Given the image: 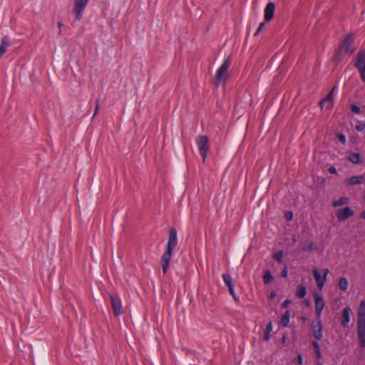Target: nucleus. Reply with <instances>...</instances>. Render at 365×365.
Instances as JSON below:
<instances>
[{
    "label": "nucleus",
    "instance_id": "34",
    "mask_svg": "<svg viewBox=\"0 0 365 365\" xmlns=\"http://www.w3.org/2000/svg\"><path fill=\"white\" fill-rule=\"evenodd\" d=\"M282 276L284 278L287 277V275H288V268L287 267H285L282 271Z\"/></svg>",
    "mask_w": 365,
    "mask_h": 365
},
{
    "label": "nucleus",
    "instance_id": "24",
    "mask_svg": "<svg viewBox=\"0 0 365 365\" xmlns=\"http://www.w3.org/2000/svg\"><path fill=\"white\" fill-rule=\"evenodd\" d=\"M348 286H349V282H348V280L345 277H341L339 279V287L341 290L346 291L348 289Z\"/></svg>",
    "mask_w": 365,
    "mask_h": 365
},
{
    "label": "nucleus",
    "instance_id": "20",
    "mask_svg": "<svg viewBox=\"0 0 365 365\" xmlns=\"http://www.w3.org/2000/svg\"><path fill=\"white\" fill-rule=\"evenodd\" d=\"M306 294H307L306 287L303 284H299L297 288L296 296L298 298L302 299V298L306 296Z\"/></svg>",
    "mask_w": 365,
    "mask_h": 365
},
{
    "label": "nucleus",
    "instance_id": "2",
    "mask_svg": "<svg viewBox=\"0 0 365 365\" xmlns=\"http://www.w3.org/2000/svg\"><path fill=\"white\" fill-rule=\"evenodd\" d=\"M354 36L352 34H348L344 40L342 41L339 48L337 49L334 59L337 61H340L344 56L351 55L354 51V47L353 46Z\"/></svg>",
    "mask_w": 365,
    "mask_h": 365
},
{
    "label": "nucleus",
    "instance_id": "8",
    "mask_svg": "<svg viewBox=\"0 0 365 365\" xmlns=\"http://www.w3.org/2000/svg\"><path fill=\"white\" fill-rule=\"evenodd\" d=\"M110 298L114 314L115 316L122 314L123 313V310L120 297L117 295L111 294Z\"/></svg>",
    "mask_w": 365,
    "mask_h": 365
},
{
    "label": "nucleus",
    "instance_id": "26",
    "mask_svg": "<svg viewBox=\"0 0 365 365\" xmlns=\"http://www.w3.org/2000/svg\"><path fill=\"white\" fill-rule=\"evenodd\" d=\"M274 279L269 270H266L263 276V282L264 284H268Z\"/></svg>",
    "mask_w": 365,
    "mask_h": 365
},
{
    "label": "nucleus",
    "instance_id": "19",
    "mask_svg": "<svg viewBox=\"0 0 365 365\" xmlns=\"http://www.w3.org/2000/svg\"><path fill=\"white\" fill-rule=\"evenodd\" d=\"M349 160L354 164H359L361 162V157L359 153H351L349 155Z\"/></svg>",
    "mask_w": 365,
    "mask_h": 365
},
{
    "label": "nucleus",
    "instance_id": "44",
    "mask_svg": "<svg viewBox=\"0 0 365 365\" xmlns=\"http://www.w3.org/2000/svg\"><path fill=\"white\" fill-rule=\"evenodd\" d=\"M304 302L306 303L307 305L309 304V302L308 301H307V300H305Z\"/></svg>",
    "mask_w": 365,
    "mask_h": 365
},
{
    "label": "nucleus",
    "instance_id": "13",
    "mask_svg": "<svg viewBox=\"0 0 365 365\" xmlns=\"http://www.w3.org/2000/svg\"><path fill=\"white\" fill-rule=\"evenodd\" d=\"M275 5L272 2H269L264 9V20L269 21L272 19L274 14Z\"/></svg>",
    "mask_w": 365,
    "mask_h": 365
},
{
    "label": "nucleus",
    "instance_id": "42",
    "mask_svg": "<svg viewBox=\"0 0 365 365\" xmlns=\"http://www.w3.org/2000/svg\"><path fill=\"white\" fill-rule=\"evenodd\" d=\"M361 217L363 219H365V211H363V212L361 213Z\"/></svg>",
    "mask_w": 365,
    "mask_h": 365
},
{
    "label": "nucleus",
    "instance_id": "14",
    "mask_svg": "<svg viewBox=\"0 0 365 365\" xmlns=\"http://www.w3.org/2000/svg\"><path fill=\"white\" fill-rule=\"evenodd\" d=\"M350 314H351V309L349 307H345L343 309L341 325L344 327H347L349 323L350 322V319H351Z\"/></svg>",
    "mask_w": 365,
    "mask_h": 365
},
{
    "label": "nucleus",
    "instance_id": "4",
    "mask_svg": "<svg viewBox=\"0 0 365 365\" xmlns=\"http://www.w3.org/2000/svg\"><path fill=\"white\" fill-rule=\"evenodd\" d=\"M230 66V58H226L222 64L217 69L215 77V83L217 86H219L220 83L224 82L227 78V72Z\"/></svg>",
    "mask_w": 365,
    "mask_h": 365
},
{
    "label": "nucleus",
    "instance_id": "37",
    "mask_svg": "<svg viewBox=\"0 0 365 365\" xmlns=\"http://www.w3.org/2000/svg\"><path fill=\"white\" fill-rule=\"evenodd\" d=\"M286 217L287 220H291L293 217V214L291 212H288L286 213Z\"/></svg>",
    "mask_w": 365,
    "mask_h": 365
},
{
    "label": "nucleus",
    "instance_id": "11",
    "mask_svg": "<svg viewBox=\"0 0 365 365\" xmlns=\"http://www.w3.org/2000/svg\"><path fill=\"white\" fill-rule=\"evenodd\" d=\"M354 212L349 207H346L339 210L337 213V219L339 221H344L350 217H352Z\"/></svg>",
    "mask_w": 365,
    "mask_h": 365
},
{
    "label": "nucleus",
    "instance_id": "32",
    "mask_svg": "<svg viewBox=\"0 0 365 365\" xmlns=\"http://www.w3.org/2000/svg\"><path fill=\"white\" fill-rule=\"evenodd\" d=\"M351 110L352 112H354L355 113H359L361 112L360 108L355 104H352L351 106Z\"/></svg>",
    "mask_w": 365,
    "mask_h": 365
},
{
    "label": "nucleus",
    "instance_id": "9",
    "mask_svg": "<svg viewBox=\"0 0 365 365\" xmlns=\"http://www.w3.org/2000/svg\"><path fill=\"white\" fill-rule=\"evenodd\" d=\"M314 297L316 315L317 316V317L319 319H320L323 309L324 307V304H325L324 300L323 299V297L318 293H314Z\"/></svg>",
    "mask_w": 365,
    "mask_h": 365
},
{
    "label": "nucleus",
    "instance_id": "6",
    "mask_svg": "<svg viewBox=\"0 0 365 365\" xmlns=\"http://www.w3.org/2000/svg\"><path fill=\"white\" fill-rule=\"evenodd\" d=\"M355 66L360 72L361 78L363 81H365V52L359 51L357 54V60L355 63Z\"/></svg>",
    "mask_w": 365,
    "mask_h": 365
},
{
    "label": "nucleus",
    "instance_id": "38",
    "mask_svg": "<svg viewBox=\"0 0 365 365\" xmlns=\"http://www.w3.org/2000/svg\"><path fill=\"white\" fill-rule=\"evenodd\" d=\"M291 303V300L286 299L282 303V307H287Z\"/></svg>",
    "mask_w": 365,
    "mask_h": 365
},
{
    "label": "nucleus",
    "instance_id": "43",
    "mask_svg": "<svg viewBox=\"0 0 365 365\" xmlns=\"http://www.w3.org/2000/svg\"><path fill=\"white\" fill-rule=\"evenodd\" d=\"M275 297V293L274 292H271L270 298H274Z\"/></svg>",
    "mask_w": 365,
    "mask_h": 365
},
{
    "label": "nucleus",
    "instance_id": "5",
    "mask_svg": "<svg viewBox=\"0 0 365 365\" xmlns=\"http://www.w3.org/2000/svg\"><path fill=\"white\" fill-rule=\"evenodd\" d=\"M73 2V11L76 14V19L80 21L89 0H72Z\"/></svg>",
    "mask_w": 365,
    "mask_h": 365
},
{
    "label": "nucleus",
    "instance_id": "36",
    "mask_svg": "<svg viewBox=\"0 0 365 365\" xmlns=\"http://www.w3.org/2000/svg\"><path fill=\"white\" fill-rule=\"evenodd\" d=\"M98 102H99V100H97L96 101V108H95V111H94V113H93V115L92 117V118H94V116L97 114L98 113V110L99 109V104H98Z\"/></svg>",
    "mask_w": 365,
    "mask_h": 365
},
{
    "label": "nucleus",
    "instance_id": "15",
    "mask_svg": "<svg viewBox=\"0 0 365 365\" xmlns=\"http://www.w3.org/2000/svg\"><path fill=\"white\" fill-rule=\"evenodd\" d=\"M10 46V39L7 36H4L0 43V57H1L6 51L7 48Z\"/></svg>",
    "mask_w": 365,
    "mask_h": 365
},
{
    "label": "nucleus",
    "instance_id": "31",
    "mask_svg": "<svg viewBox=\"0 0 365 365\" xmlns=\"http://www.w3.org/2000/svg\"><path fill=\"white\" fill-rule=\"evenodd\" d=\"M228 289H229L230 294L232 295V297L234 298V299L235 301H238L239 298L235 292L234 286H230V287H229Z\"/></svg>",
    "mask_w": 365,
    "mask_h": 365
},
{
    "label": "nucleus",
    "instance_id": "45",
    "mask_svg": "<svg viewBox=\"0 0 365 365\" xmlns=\"http://www.w3.org/2000/svg\"><path fill=\"white\" fill-rule=\"evenodd\" d=\"M316 365H323V364H321V363H318V364H317Z\"/></svg>",
    "mask_w": 365,
    "mask_h": 365
},
{
    "label": "nucleus",
    "instance_id": "39",
    "mask_svg": "<svg viewBox=\"0 0 365 365\" xmlns=\"http://www.w3.org/2000/svg\"><path fill=\"white\" fill-rule=\"evenodd\" d=\"M329 172L331 174H336V169L334 167H330L329 168Z\"/></svg>",
    "mask_w": 365,
    "mask_h": 365
},
{
    "label": "nucleus",
    "instance_id": "16",
    "mask_svg": "<svg viewBox=\"0 0 365 365\" xmlns=\"http://www.w3.org/2000/svg\"><path fill=\"white\" fill-rule=\"evenodd\" d=\"M357 315H358L357 322H365V301L364 300H362L360 302Z\"/></svg>",
    "mask_w": 365,
    "mask_h": 365
},
{
    "label": "nucleus",
    "instance_id": "3",
    "mask_svg": "<svg viewBox=\"0 0 365 365\" xmlns=\"http://www.w3.org/2000/svg\"><path fill=\"white\" fill-rule=\"evenodd\" d=\"M196 144L200 155L202 158L203 163H205L207 152L210 150L208 138L205 135H198L196 138Z\"/></svg>",
    "mask_w": 365,
    "mask_h": 365
},
{
    "label": "nucleus",
    "instance_id": "28",
    "mask_svg": "<svg viewBox=\"0 0 365 365\" xmlns=\"http://www.w3.org/2000/svg\"><path fill=\"white\" fill-rule=\"evenodd\" d=\"M274 259H276L278 262L281 263L283 259V252L279 251L274 254Z\"/></svg>",
    "mask_w": 365,
    "mask_h": 365
},
{
    "label": "nucleus",
    "instance_id": "18",
    "mask_svg": "<svg viewBox=\"0 0 365 365\" xmlns=\"http://www.w3.org/2000/svg\"><path fill=\"white\" fill-rule=\"evenodd\" d=\"M334 89V88L329 92L325 98L320 101V104L322 107L324 106L325 104H327V108L331 107Z\"/></svg>",
    "mask_w": 365,
    "mask_h": 365
},
{
    "label": "nucleus",
    "instance_id": "41",
    "mask_svg": "<svg viewBox=\"0 0 365 365\" xmlns=\"http://www.w3.org/2000/svg\"><path fill=\"white\" fill-rule=\"evenodd\" d=\"M62 26H63V23H61V22H58V29H59L58 35H60V34H61V27H62Z\"/></svg>",
    "mask_w": 365,
    "mask_h": 365
},
{
    "label": "nucleus",
    "instance_id": "30",
    "mask_svg": "<svg viewBox=\"0 0 365 365\" xmlns=\"http://www.w3.org/2000/svg\"><path fill=\"white\" fill-rule=\"evenodd\" d=\"M302 249L304 252L310 251L313 249V243L312 242H309L308 243L304 245Z\"/></svg>",
    "mask_w": 365,
    "mask_h": 365
},
{
    "label": "nucleus",
    "instance_id": "17",
    "mask_svg": "<svg viewBox=\"0 0 365 365\" xmlns=\"http://www.w3.org/2000/svg\"><path fill=\"white\" fill-rule=\"evenodd\" d=\"M365 182V178L363 176H353L346 180V183L349 185L359 184Z\"/></svg>",
    "mask_w": 365,
    "mask_h": 365
},
{
    "label": "nucleus",
    "instance_id": "21",
    "mask_svg": "<svg viewBox=\"0 0 365 365\" xmlns=\"http://www.w3.org/2000/svg\"><path fill=\"white\" fill-rule=\"evenodd\" d=\"M349 202V199L346 197H341L339 200L333 201L332 205L334 207H339L343 205H346Z\"/></svg>",
    "mask_w": 365,
    "mask_h": 365
},
{
    "label": "nucleus",
    "instance_id": "25",
    "mask_svg": "<svg viewBox=\"0 0 365 365\" xmlns=\"http://www.w3.org/2000/svg\"><path fill=\"white\" fill-rule=\"evenodd\" d=\"M222 279L225 284L227 286V287H230V286H234L232 283V278L229 274H223Z\"/></svg>",
    "mask_w": 365,
    "mask_h": 365
},
{
    "label": "nucleus",
    "instance_id": "12",
    "mask_svg": "<svg viewBox=\"0 0 365 365\" xmlns=\"http://www.w3.org/2000/svg\"><path fill=\"white\" fill-rule=\"evenodd\" d=\"M312 328L313 330V334L314 336L317 339H321L323 336L322 335V326L320 321V319L318 318V319L315 322H313L312 324Z\"/></svg>",
    "mask_w": 365,
    "mask_h": 365
},
{
    "label": "nucleus",
    "instance_id": "29",
    "mask_svg": "<svg viewBox=\"0 0 365 365\" xmlns=\"http://www.w3.org/2000/svg\"><path fill=\"white\" fill-rule=\"evenodd\" d=\"M355 128L357 130L361 131L365 129V122L362 120H358L356 123Z\"/></svg>",
    "mask_w": 365,
    "mask_h": 365
},
{
    "label": "nucleus",
    "instance_id": "33",
    "mask_svg": "<svg viewBox=\"0 0 365 365\" xmlns=\"http://www.w3.org/2000/svg\"><path fill=\"white\" fill-rule=\"evenodd\" d=\"M337 138L339 140V141L343 143V144H345L346 140V137L344 134L342 133H338L337 134Z\"/></svg>",
    "mask_w": 365,
    "mask_h": 365
},
{
    "label": "nucleus",
    "instance_id": "10",
    "mask_svg": "<svg viewBox=\"0 0 365 365\" xmlns=\"http://www.w3.org/2000/svg\"><path fill=\"white\" fill-rule=\"evenodd\" d=\"M357 335L360 346L365 348V322H357Z\"/></svg>",
    "mask_w": 365,
    "mask_h": 365
},
{
    "label": "nucleus",
    "instance_id": "22",
    "mask_svg": "<svg viewBox=\"0 0 365 365\" xmlns=\"http://www.w3.org/2000/svg\"><path fill=\"white\" fill-rule=\"evenodd\" d=\"M290 319L289 311H286L281 319V324L282 327H286L289 325Z\"/></svg>",
    "mask_w": 365,
    "mask_h": 365
},
{
    "label": "nucleus",
    "instance_id": "27",
    "mask_svg": "<svg viewBox=\"0 0 365 365\" xmlns=\"http://www.w3.org/2000/svg\"><path fill=\"white\" fill-rule=\"evenodd\" d=\"M312 346L314 349V351H315V353L317 354V359H320L322 357V353H321V351H320V347H319V344L317 341H312Z\"/></svg>",
    "mask_w": 365,
    "mask_h": 365
},
{
    "label": "nucleus",
    "instance_id": "23",
    "mask_svg": "<svg viewBox=\"0 0 365 365\" xmlns=\"http://www.w3.org/2000/svg\"><path fill=\"white\" fill-rule=\"evenodd\" d=\"M273 329V327H272V324L271 322H269L268 323V324L267 325V327H266V329L264 331V339L265 341H269V339H270V332L272 331Z\"/></svg>",
    "mask_w": 365,
    "mask_h": 365
},
{
    "label": "nucleus",
    "instance_id": "7",
    "mask_svg": "<svg viewBox=\"0 0 365 365\" xmlns=\"http://www.w3.org/2000/svg\"><path fill=\"white\" fill-rule=\"evenodd\" d=\"M329 269L327 268L324 269V274L322 277L317 269H315L313 270V275L316 281L317 286L320 290H322L324 286V283L327 279Z\"/></svg>",
    "mask_w": 365,
    "mask_h": 365
},
{
    "label": "nucleus",
    "instance_id": "35",
    "mask_svg": "<svg viewBox=\"0 0 365 365\" xmlns=\"http://www.w3.org/2000/svg\"><path fill=\"white\" fill-rule=\"evenodd\" d=\"M264 22L261 23V24L259 25V27H258V29H257V31H256V33H255V36H256V35H257V34H259V33L262 30V29L264 28Z\"/></svg>",
    "mask_w": 365,
    "mask_h": 365
},
{
    "label": "nucleus",
    "instance_id": "1",
    "mask_svg": "<svg viewBox=\"0 0 365 365\" xmlns=\"http://www.w3.org/2000/svg\"><path fill=\"white\" fill-rule=\"evenodd\" d=\"M178 242L177 230L175 228L173 227L170 230L166 249L160 259V264L164 274H165L168 270L170 262L172 259L173 251L178 245Z\"/></svg>",
    "mask_w": 365,
    "mask_h": 365
},
{
    "label": "nucleus",
    "instance_id": "40",
    "mask_svg": "<svg viewBox=\"0 0 365 365\" xmlns=\"http://www.w3.org/2000/svg\"><path fill=\"white\" fill-rule=\"evenodd\" d=\"M298 362L299 364H302L303 363V358L301 354L298 355Z\"/></svg>",
    "mask_w": 365,
    "mask_h": 365
}]
</instances>
